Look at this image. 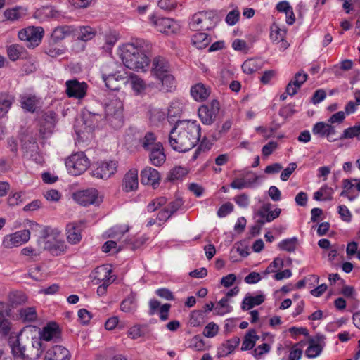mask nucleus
I'll use <instances>...</instances> for the list:
<instances>
[{
  "label": "nucleus",
  "mask_w": 360,
  "mask_h": 360,
  "mask_svg": "<svg viewBox=\"0 0 360 360\" xmlns=\"http://www.w3.org/2000/svg\"><path fill=\"white\" fill-rule=\"evenodd\" d=\"M201 128L195 120H181L176 122L169 135V144L175 151L186 153L199 142Z\"/></svg>",
  "instance_id": "nucleus-1"
},
{
  "label": "nucleus",
  "mask_w": 360,
  "mask_h": 360,
  "mask_svg": "<svg viewBox=\"0 0 360 360\" xmlns=\"http://www.w3.org/2000/svg\"><path fill=\"white\" fill-rule=\"evenodd\" d=\"M151 44L143 39H136L120 48V58L123 64L133 70H145L149 65L146 53L150 51Z\"/></svg>",
  "instance_id": "nucleus-2"
},
{
  "label": "nucleus",
  "mask_w": 360,
  "mask_h": 360,
  "mask_svg": "<svg viewBox=\"0 0 360 360\" xmlns=\"http://www.w3.org/2000/svg\"><path fill=\"white\" fill-rule=\"evenodd\" d=\"M44 34L43 27L29 26L20 30L18 37L28 49H33L41 44Z\"/></svg>",
  "instance_id": "nucleus-3"
},
{
  "label": "nucleus",
  "mask_w": 360,
  "mask_h": 360,
  "mask_svg": "<svg viewBox=\"0 0 360 360\" xmlns=\"http://www.w3.org/2000/svg\"><path fill=\"white\" fill-rule=\"evenodd\" d=\"M90 162L83 152L71 155L65 161L68 172L74 176L83 174L89 167Z\"/></svg>",
  "instance_id": "nucleus-4"
},
{
  "label": "nucleus",
  "mask_w": 360,
  "mask_h": 360,
  "mask_svg": "<svg viewBox=\"0 0 360 360\" xmlns=\"http://www.w3.org/2000/svg\"><path fill=\"white\" fill-rule=\"evenodd\" d=\"M215 19L212 11H200L193 15L189 25L193 30H210L214 26Z\"/></svg>",
  "instance_id": "nucleus-5"
},
{
  "label": "nucleus",
  "mask_w": 360,
  "mask_h": 360,
  "mask_svg": "<svg viewBox=\"0 0 360 360\" xmlns=\"http://www.w3.org/2000/svg\"><path fill=\"white\" fill-rule=\"evenodd\" d=\"M106 120L115 127L119 128L123 124L122 103L118 99L111 101L105 105Z\"/></svg>",
  "instance_id": "nucleus-6"
},
{
  "label": "nucleus",
  "mask_w": 360,
  "mask_h": 360,
  "mask_svg": "<svg viewBox=\"0 0 360 360\" xmlns=\"http://www.w3.org/2000/svg\"><path fill=\"white\" fill-rule=\"evenodd\" d=\"M118 162L116 160H104L98 162L94 166L91 175L101 179H108L112 176L117 170Z\"/></svg>",
  "instance_id": "nucleus-7"
},
{
  "label": "nucleus",
  "mask_w": 360,
  "mask_h": 360,
  "mask_svg": "<svg viewBox=\"0 0 360 360\" xmlns=\"http://www.w3.org/2000/svg\"><path fill=\"white\" fill-rule=\"evenodd\" d=\"M150 20L159 32L166 34H175L180 30L179 24L169 18L158 17L153 15L150 17Z\"/></svg>",
  "instance_id": "nucleus-8"
},
{
  "label": "nucleus",
  "mask_w": 360,
  "mask_h": 360,
  "mask_svg": "<svg viewBox=\"0 0 360 360\" xmlns=\"http://www.w3.org/2000/svg\"><path fill=\"white\" fill-rule=\"evenodd\" d=\"M220 105L218 101L212 100L209 104L203 105L198 109V116L204 124L210 125L214 122L218 114Z\"/></svg>",
  "instance_id": "nucleus-9"
},
{
  "label": "nucleus",
  "mask_w": 360,
  "mask_h": 360,
  "mask_svg": "<svg viewBox=\"0 0 360 360\" xmlns=\"http://www.w3.org/2000/svg\"><path fill=\"white\" fill-rule=\"evenodd\" d=\"M40 237L37 241L41 250H45L50 252V248L60 237V233L57 229L50 227L43 228L40 233Z\"/></svg>",
  "instance_id": "nucleus-10"
},
{
  "label": "nucleus",
  "mask_w": 360,
  "mask_h": 360,
  "mask_svg": "<svg viewBox=\"0 0 360 360\" xmlns=\"http://www.w3.org/2000/svg\"><path fill=\"white\" fill-rule=\"evenodd\" d=\"M312 133L314 135L320 138H327L330 142H334L338 140L336 138L337 130L334 125L330 124L328 122H316L312 128Z\"/></svg>",
  "instance_id": "nucleus-11"
},
{
  "label": "nucleus",
  "mask_w": 360,
  "mask_h": 360,
  "mask_svg": "<svg viewBox=\"0 0 360 360\" xmlns=\"http://www.w3.org/2000/svg\"><path fill=\"white\" fill-rule=\"evenodd\" d=\"M30 238V232L29 230H20L5 236L3 240V245L6 248H12L27 243Z\"/></svg>",
  "instance_id": "nucleus-12"
},
{
  "label": "nucleus",
  "mask_w": 360,
  "mask_h": 360,
  "mask_svg": "<svg viewBox=\"0 0 360 360\" xmlns=\"http://www.w3.org/2000/svg\"><path fill=\"white\" fill-rule=\"evenodd\" d=\"M57 121V115L55 112L48 111L43 114L39 129V134L42 139L47 138L52 134Z\"/></svg>",
  "instance_id": "nucleus-13"
},
{
  "label": "nucleus",
  "mask_w": 360,
  "mask_h": 360,
  "mask_svg": "<svg viewBox=\"0 0 360 360\" xmlns=\"http://www.w3.org/2000/svg\"><path fill=\"white\" fill-rule=\"evenodd\" d=\"M65 93L70 98L81 99L86 94L87 84L84 82H79L77 79H70L65 82Z\"/></svg>",
  "instance_id": "nucleus-14"
},
{
  "label": "nucleus",
  "mask_w": 360,
  "mask_h": 360,
  "mask_svg": "<svg viewBox=\"0 0 360 360\" xmlns=\"http://www.w3.org/2000/svg\"><path fill=\"white\" fill-rule=\"evenodd\" d=\"M259 176L250 171L242 172L238 177L235 178L230 184L234 189H243L250 188L257 183Z\"/></svg>",
  "instance_id": "nucleus-15"
},
{
  "label": "nucleus",
  "mask_w": 360,
  "mask_h": 360,
  "mask_svg": "<svg viewBox=\"0 0 360 360\" xmlns=\"http://www.w3.org/2000/svg\"><path fill=\"white\" fill-rule=\"evenodd\" d=\"M98 193L95 188L78 191L73 194L74 200L82 206H88L96 202Z\"/></svg>",
  "instance_id": "nucleus-16"
},
{
  "label": "nucleus",
  "mask_w": 360,
  "mask_h": 360,
  "mask_svg": "<svg viewBox=\"0 0 360 360\" xmlns=\"http://www.w3.org/2000/svg\"><path fill=\"white\" fill-rule=\"evenodd\" d=\"M112 269L108 265H102L96 267L91 274L90 276L92 281L95 284L98 285L101 283H105L107 281L112 283L114 278H112L111 276Z\"/></svg>",
  "instance_id": "nucleus-17"
},
{
  "label": "nucleus",
  "mask_w": 360,
  "mask_h": 360,
  "mask_svg": "<svg viewBox=\"0 0 360 360\" xmlns=\"http://www.w3.org/2000/svg\"><path fill=\"white\" fill-rule=\"evenodd\" d=\"M11 310L8 305L4 302H0V333L8 335L11 330L12 323L9 320Z\"/></svg>",
  "instance_id": "nucleus-18"
},
{
  "label": "nucleus",
  "mask_w": 360,
  "mask_h": 360,
  "mask_svg": "<svg viewBox=\"0 0 360 360\" xmlns=\"http://www.w3.org/2000/svg\"><path fill=\"white\" fill-rule=\"evenodd\" d=\"M71 354L68 349L60 345H56L49 349L44 360H70Z\"/></svg>",
  "instance_id": "nucleus-19"
},
{
  "label": "nucleus",
  "mask_w": 360,
  "mask_h": 360,
  "mask_svg": "<svg viewBox=\"0 0 360 360\" xmlns=\"http://www.w3.org/2000/svg\"><path fill=\"white\" fill-rule=\"evenodd\" d=\"M82 223L71 222L66 226L67 240L69 243L75 245L82 240Z\"/></svg>",
  "instance_id": "nucleus-20"
},
{
  "label": "nucleus",
  "mask_w": 360,
  "mask_h": 360,
  "mask_svg": "<svg viewBox=\"0 0 360 360\" xmlns=\"http://www.w3.org/2000/svg\"><path fill=\"white\" fill-rule=\"evenodd\" d=\"M151 72L157 79L170 72L169 65L166 59L161 56L154 58Z\"/></svg>",
  "instance_id": "nucleus-21"
},
{
  "label": "nucleus",
  "mask_w": 360,
  "mask_h": 360,
  "mask_svg": "<svg viewBox=\"0 0 360 360\" xmlns=\"http://www.w3.org/2000/svg\"><path fill=\"white\" fill-rule=\"evenodd\" d=\"M160 175L158 171L150 167L144 168L141 172V181L143 184L151 185L153 187L159 184Z\"/></svg>",
  "instance_id": "nucleus-22"
},
{
  "label": "nucleus",
  "mask_w": 360,
  "mask_h": 360,
  "mask_svg": "<svg viewBox=\"0 0 360 360\" xmlns=\"http://www.w3.org/2000/svg\"><path fill=\"white\" fill-rule=\"evenodd\" d=\"M138 170L130 169L123 178L122 188L126 192L136 191L139 187Z\"/></svg>",
  "instance_id": "nucleus-23"
},
{
  "label": "nucleus",
  "mask_w": 360,
  "mask_h": 360,
  "mask_svg": "<svg viewBox=\"0 0 360 360\" xmlns=\"http://www.w3.org/2000/svg\"><path fill=\"white\" fill-rule=\"evenodd\" d=\"M6 53L11 61L27 58L28 53L25 47L18 44H13L6 47Z\"/></svg>",
  "instance_id": "nucleus-24"
},
{
  "label": "nucleus",
  "mask_w": 360,
  "mask_h": 360,
  "mask_svg": "<svg viewBox=\"0 0 360 360\" xmlns=\"http://www.w3.org/2000/svg\"><path fill=\"white\" fill-rule=\"evenodd\" d=\"M272 205L271 203H265L258 210L257 214L261 218H265L267 222H271L278 218L281 212V209L276 208L271 210Z\"/></svg>",
  "instance_id": "nucleus-25"
},
{
  "label": "nucleus",
  "mask_w": 360,
  "mask_h": 360,
  "mask_svg": "<svg viewBox=\"0 0 360 360\" xmlns=\"http://www.w3.org/2000/svg\"><path fill=\"white\" fill-rule=\"evenodd\" d=\"M150 151V160L153 165L160 166L165 162L166 155L161 143L158 142Z\"/></svg>",
  "instance_id": "nucleus-26"
},
{
  "label": "nucleus",
  "mask_w": 360,
  "mask_h": 360,
  "mask_svg": "<svg viewBox=\"0 0 360 360\" xmlns=\"http://www.w3.org/2000/svg\"><path fill=\"white\" fill-rule=\"evenodd\" d=\"M105 86L110 90L117 91L120 89L121 83H124L125 77L118 73L103 76Z\"/></svg>",
  "instance_id": "nucleus-27"
},
{
  "label": "nucleus",
  "mask_w": 360,
  "mask_h": 360,
  "mask_svg": "<svg viewBox=\"0 0 360 360\" xmlns=\"http://www.w3.org/2000/svg\"><path fill=\"white\" fill-rule=\"evenodd\" d=\"M240 338L233 337L226 340L218 348V356L219 357H225L231 354L240 344Z\"/></svg>",
  "instance_id": "nucleus-28"
},
{
  "label": "nucleus",
  "mask_w": 360,
  "mask_h": 360,
  "mask_svg": "<svg viewBox=\"0 0 360 360\" xmlns=\"http://www.w3.org/2000/svg\"><path fill=\"white\" fill-rule=\"evenodd\" d=\"M128 82L136 95L142 94L147 88V84L140 77L135 74H131L127 79Z\"/></svg>",
  "instance_id": "nucleus-29"
},
{
  "label": "nucleus",
  "mask_w": 360,
  "mask_h": 360,
  "mask_svg": "<svg viewBox=\"0 0 360 360\" xmlns=\"http://www.w3.org/2000/svg\"><path fill=\"white\" fill-rule=\"evenodd\" d=\"M18 319L24 323L34 322L37 319V313L34 307H22L18 310Z\"/></svg>",
  "instance_id": "nucleus-30"
},
{
  "label": "nucleus",
  "mask_w": 360,
  "mask_h": 360,
  "mask_svg": "<svg viewBox=\"0 0 360 360\" xmlns=\"http://www.w3.org/2000/svg\"><path fill=\"white\" fill-rule=\"evenodd\" d=\"M210 93V89L202 83L196 84L193 86L191 89V94L192 97L195 101H205L209 96Z\"/></svg>",
  "instance_id": "nucleus-31"
},
{
  "label": "nucleus",
  "mask_w": 360,
  "mask_h": 360,
  "mask_svg": "<svg viewBox=\"0 0 360 360\" xmlns=\"http://www.w3.org/2000/svg\"><path fill=\"white\" fill-rule=\"evenodd\" d=\"M39 103V99L33 94H24L20 96L21 107L25 110L34 112Z\"/></svg>",
  "instance_id": "nucleus-32"
},
{
  "label": "nucleus",
  "mask_w": 360,
  "mask_h": 360,
  "mask_svg": "<svg viewBox=\"0 0 360 360\" xmlns=\"http://www.w3.org/2000/svg\"><path fill=\"white\" fill-rule=\"evenodd\" d=\"M15 101V98L7 93L0 94V118L4 117Z\"/></svg>",
  "instance_id": "nucleus-33"
},
{
  "label": "nucleus",
  "mask_w": 360,
  "mask_h": 360,
  "mask_svg": "<svg viewBox=\"0 0 360 360\" xmlns=\"http://www.w3.org/2000/svg\"><path fill=\"white\" fill-rule=\"evenodd\" d=\"M77 39L82 41H88L92 39L96 34V30L89 26L79 27L77 30L75 29Z\"/></svg>",
  "instance_id": "nucleus-34"
},
{
  "label": "nucleus",
  "mask_w": 360,
  "mask_h": 360,
  "mask_svg": "<svg viewBox=\"0 0 360 360\" xmlns=\"http://www.w3.org/2000/svg\"><path fill=\"white\" fill-rule=\"evenodd\" d=\"M265 297L262 294L256 296L246 295L242 302L243 310H250L264 302Z\"/></svg>",
  "instance_id": "nucleus-35"
},
{
  "label": "nucleus",
  "mask_w": 360,
  "mask_h": 360,
  "mask_svg": "<svg viewBox=\"0 0 360 360\" xmlns=\"http://www.w3.org/2000/svg\"><path fill=\"white\" fill-rule=\"evenodd\" d=\"M137 308L136 294L130 293L120 304V310L125 313H134Z\"/></svg>",
  "instance_id": "nucleus-36"
},
{
  "label": "nucleus",
  "mask_w": 360,
  "mask_h": 360,
  "mask_svg": "<svg viewBox=\"0 0 360 360\" xmlns=\"http://www.w3.org/2000/svg\"><path fill=\"white\" fill-rule=\"evenodd\" d=\"M42 342L39 339H34L32 342V348H30L27 354L26 360L38 359L42 354Z\"/></svg>",
  "instance_id": "nucleus-37"
},
{
  "label": "nucleus",
  "mask_w": 360,
  "mask_h": 360,
  "mask_svg": "<svg viewBox=\"0 0 360 360\" xmlns=\"http://www.w3.org/2000/svg\"><path fill=\"white\" fill-rule=\"evenodd\" d=\"M74 32L75 28L72 26H60L54 29L51 37L54 41H59L65 39L67 36H69Z\"/></svg>",
  "instance_id": "nucleus-38"
},
{
  "label": "nucleus",
  "mask_w": 360,
  "mask_h": 360,
  "mask_svg": "<svg viewBox=\"0 0 360 360\" xmlns=\"http://www.w3.org/2000/svg\"><path fill=\"white\" fill-rule=\"evenodd\" d=\"M26 13V8L22 6H17L12 8L6 9L4 11V17L8 20L15 21L25 16Z\"/></svg>",
  "instance_id": "nucleus-39"
},
{
  "label": "nucleus",
  "mask_w": 360,
  "mask_h": 360,
  "mask_svg": "<svg viewBox=\"0 0 360 360\" xmlns=\"http://www.w3.org/2000/svg\"><path fill=\"white\" fill-rule=\"evenodd\" d=\"M323 344L321 340H311L309 345L305 351L306 356L308 358H315L318 356L322 352Z\"/></svg>",
  "instance_id": "nucleus-40"
},
{
  "label": "nucleus",
  "mask_w": 360,
  "mask_h": 360,
  "mask_svg": "<svg viewBox=\"0 0 360 360\" xmlns=\"http://www.w3.org/2000/svg\"><path fill=\"white\" fill-rule=\"evenodd\" d=\"M59 335V329L55 323H49L45 326L41 333V338L46 341H49Z\"/></svg>",
  "instance_id": "nucleus-41"
},
{
  "label": "nucleus",
  "mask_w": 360,
  "mask_h": 360,
  "mask_svg": "<svg viewBox=\"0 0 360 360\" xmlns=\"http://www.w3.org/2000/svg\"><path fill=\"white\" fill-rule=\"evenodd\" d=\"M104 41L103 48L105 49H111L118 40L119 34L115 30H109L102 34Z\"/></svg>",
  "instance_id": "nucleus-42"
},
{
  "label": "nucleus",
  "mask_w": 360,
  "mask_h": 360,
  "mask_svg": "<svg viewBox=\"0 0 360 360\" xmlns=\"http://www.w3.org/2000/svg\"><path fill=\"white\" fill-rule=\"evenodd\" d=\"M191 41L193 46L199 49L206 48L210 42L208 34L205 32H198L193 34Z\"/></svg>",
  "instance_id": "nucleus-43"
},
{
  "label": "nucleus",
  "mask_w": 360,
  "mask_h": 360,
  "mask_svg": "<svg viewBox=\"0 0 360 360\" xmlns=\"http://www.w3.org/2000/svg\"><path fill=\"white\" fill-rule=\"evenodd\" d=\"M259 338L255 330H250L244 338L241 350L245 351L252 349Z\"/></svg>",
  "instance_id": "nucleus-44"
},
{
  "label": "nucleus",
  "mask_w": 360,
  "mask_h": 360,
  "mask_svg": "<svg viewBox=\"0 0 360 360\" xmlns=\"http://www.w3.org/2000/svg\"><path fill=\"white\" fill-rule=\"evenodd\" d=\"M166 118V113L159 108H151L149 111V120L153 125L158 126Z\"/></svg>",
  "instance_id": "nucleus-45"
},
{
  "label": "nucleus",
  "mask_w": 360,
  "mask_h": 360,
  "mask_svg": "<svg viewBox=\"0 0 360 360\" xmlns=\"http://www.w3.org/2000/svg\"><path fill=\"white\" fill-rule=\"evenodd\" d=\"M333 189L327 185L323 186L314 193V199L316 200H330L333 198Z\"/></svg>",
  "instance_id": "nucleus-46"
},
{
  "label": "nucleus",
  "mask_w": 360,
  "mask_h": 360,
  "mask_svg": "<svg viewBox=\"0 0 360 360\" xmlns=\"http://www.w3.org/2000/svg\"><path fill=\"white\" fill-rule=\"evenodd\" d=\"M353 138L360 140V122L353 127L345 129L338 139L343 140Z\"/></svg>",
  "instance_id": "nucleus-47"
},
{
  "label": "nucleus",
  "mask_w": 360,
  "mask_h": 360,
  "mask_svg": "<svg viewBox=\"0 0 360 360\" xmlns=\"http://www.w3.org/2000/svg\"><path fill=\"white\" fill-rule=\"evenodd\" d=\"M188 174V169L181 166H175L168 174L167 179L174 181L182 179Z\"/></svg>",
  "instance_id": "nucleus-48"
},
{
  "label": "nucleus",
  "mask_w": 360,
  "mask_h": 360,
  "mask_svg": "<svg viewBox=\"0 0 360 360\" xmlns=\"http://www.w3.org/2000/svg\"><path fill=\"white\" fill-rule=\"evenodd\" d=\"M22 148L25 150L26 155L30 158H32L34 155L37 153L38 145L35 140L32 137H29L27 140L24 142Z\"/></svg>",
  "instance_id": "nucleus-49"
},
{
  "label": "nucleus",
  "mask_w": 360,
  "mask_h": 360,
  "mask_svg": "<svg viewBox=\"0 0 360 360\" xmlns=\"http://www.w3.org/2000/svg\"><path fill=\"white\" fill-rule=\"evenodd\" d=\"M286 34L285 30L281 29L276 25L271 27L270 39L273 43L279 44L285 38Z\"/></svg>",
  "instance_id": "nucleus-50"
},
{
  "label": "nucleus",
  "mask_w": 360,
  "mask_h": 360,
  "mask_svg": "<svg viewBox=\"0 0 360 360\" xmlns=\"http://www.w3.org/2000/svg\"><path fill=\"white\" fill-rule=\"evenodd\" d=\"M129 230L128 226H116L108 231V237L114 240H120Z\"/></svg>",
  "instance_id": "nucleus-51"
},
{
  "label": "nucleus",
  "mask_w": 360,
  "mask_h": 360,
  "mask_svg": "<svg viewBox=\"0 0 360 360\" xmlns=\"http://www.w3.org/2000/svg\"><path fill=\"white\" fill-rule=\"evenodd\" d=\"M54 245L50 248V253L53 256H59L65 253L67 245L63 240L60 237Z\"/></svg>",
  "instance_id": "nucleus-52"
},
{
  "label": "nucleus",
  "mask_w": 360,
  "mask_h": 360,
  "mask_svg": "<svg viewBox=\"0 0 360 360\" xmlns=\"http://www.w3.org/2000/svg\"><path fill=\"white\" fill-rule=\"evenodd\" d=\"M156 137L153 133L148 132L141 141L142 146L146 150H150L157 144Z\"/></svg>",
  "instance_id": "nucleus-53"
},
{
  "label": "nucleus",
  "mask_w": 360,
  "mask_h": 360,
  "mask_svg": "<svg viewBox=\"0 0 360 360\" xmlns=\"http://www.w3.org/2000/svg\"><path fill=\"white\" fill-rule=\"evenodd\" d=\"M158 79L161 82L162 86L165 87L167 91H171L175 86L174 77L170 74V72L160 77Z\"/></svg>",
  "instance_id": "nucleus-54"
},
{
  "label": "nucleus",
  "mask_w": 360,
  "mask_h": 360,
  "mask_svg": "<svg viewBox=\"0 0 360 360\" xmlns=\"http://www.w3.org/2000/svg\"><path fill=\"white\" fill-rule=\"evenodd\" d=\"M10 301L15 304H22L27 302V297L22 292H11L8 295Z\"/></svg>",
  "instance_id": "nucleus-55"
},
{
  "label": "nucleus",
  "mask_w": 360,
  "mask_h": 360,
  "mask_svg": "<svg viewBox=\"0 0 360 360\" xmlns=\"http://www.w3.org/2000/svg\"><path fill=\"white\" fill-rule=\"evenodd\" d=\"M297 238H292L282 240L278 247L283 250L288 252H293L296 248Z\"/></svg>",
  "instance_id": "nucleus-56"
},
{
  "label": "nucleus",
  "mask_w": 360,
  "mask_h": 360,
  "mask_svg": "<svg viewBox=\"0 0 360 360\" xmlns=\"http://www.w3.org/2000/svg\"><path fill=\"white\" fill-rule=\"evenodd\" d=\"M219 330L218 325L214 322H210L203 330V335L207 338H213L218 334Z\"/></svg>",
  "instance_id": "nucleus-57"
},
{
  "label": "nucleus",
  "mask_w": 360,
  "mask_h": 360,
  "mask_svg": "<svg viewBox=\"0 0 360 360\" xmlns=\"http://www.w3.org/2000/svg\"><path fill=\"white\" fill-rule=\"evenodd\" d=\"M167 202V200L164 197L157 198L153 200L147 206L148 211L150 212H155L159 207L164 205Z\"/></svg>",
  "instance_id": "nucleus-58"
},
{
  "label": "nucleus",
  "mask_w": 360,
  "mask_h": 360,
  "mask_svg": "<svg viewBox=\"0 0 360 360\" xmlns=\"http://www.w3.org/2000/svg\"><path fill=\"white\" fill-rule=\"evenodd\" d=\"M243 71L246 74H252L257 71V63L253 59L245 60L242 65Z\"/></svg>",
  "instance_id": "nucleus-59"
},
{
  "label": "nucleus",
  "mask_w": 360,
  "mask_h": 360,
  "mask_svg": "<svg viewBox=\"0 0 360 360\" xmlns=\"http://www.w3.org/2000/svg\"><path fill=\"white\" fill-rule=\"evenodd\" d=\"M127 334L129 338L136 340L143 336L145 333L142 326H134L129 329Z\"/></svg>",
  "instance_id": "nucleus-60"
},
{
  "label": "nucleus",
  "mask_w": 360,
  "mask_h": 360,
  "mask_svg": "<svg viewBox=\"0 0 360 360\" xmlns=\"http://www.w3.org/2000/svg\"><path fill=\"white\" fill-rule=\"evenodd\" d=\"M308 78V75L303 72H299L295 74L294 78L290 82L297 86V88L300 89L302 85L307 81Z\"/></svg>",
  "instance_id": "nucleus-61"
},
{
  "label": "nucleus",
  "mask_w": 360,
  "mask_h": 360,
  "mask_svg": "<svg viewBox=\"0 0 360 360\" xmlns=\"http://www.w3.org/2000/svg\"><path fill=\"white\" fill-rule=\"evenodd\" d=\"M233 210V205L231 202H227L223 204L217 211L219 217H224Z\"/></svg>",
  "instance_id": "nucleus-62"
},
{
  "label": "nucleus",
  "mask_w": 360,
  "mask_h": 360,
  "mask_svg": "<svg viewBox=\"0 0 360 360\" xmlns=\"http://www.w3.org/2000/svg\"><path fill=\"white\" fill-rule=\"evenodd\" d=\"M271 349V346L267 343H263L257 346L253 351V355L257 359L259 358L264 354L268 353Z\"/></svg>",
  "instance_id": "nucleus-63"
},
{
  "label": "nucleus",
  "mask_w": 360,
  "mask_h": 360,
  "mask_svg": "<svg viewBox=\"0 0 360 360\" xmlns=\"http://www.w3.org/2000/svg\"><path fill=\"white\" fill-rule=\"evenodd\" d=\"M240 12L238 10L230 11L226 17V22L229 25H234L239 20Z\"/></svg>",
  "instance_id": "nucleus-64"
}]
</instances>
